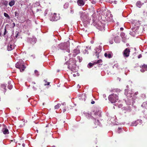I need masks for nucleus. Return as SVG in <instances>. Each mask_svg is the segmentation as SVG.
Here are the masks:
<instances>
[{
    "label": "nucleus",
    "instance_id": "1",
    "mask_svg": "<svg viewBox=\"0 0 147 147\" xmlns=\"http://www.w3.org/2000/svg\"><path fill=\"white\" fill-rule=\"evenodd\" d=\"M118 95L114 94H112L108 96L109 100L112 103L116 102L118 100Z\"/></svg>",
    "mask_w": 147,
    "mask_h": 147
},
{
    "label": "nucleus",
    "instance_id": "2",
    "mask_svg": "<svg viewBox=\"0 0 147 147\" xmlns=\"http://www.w3.org/2000/svg\"><path fill=\"white\" fill-rule=\"evenodd\" d=\"M95 26L97 28L100 30H105V25L102 24L100 21H98L96 24Z\"/></svg>",
    "mask_w": 147,
    "mask_h": 147
},
{
    "label": "nucleus",
    "instance_id": "3",
    "mask_svg": "<svg viewBox=\"0 0 147 147\" xmlns=\"http://www.w3.org/2000/svg\"><path fill=\"white\" fill-rule=\"evenodd\" d=\"M16 67L19 69L21 72L23 71L26 68L24 65L20 62H17L16 64Z\"/></svg>",
    "mask_w": 147,
    "mask_h": 147
},
{
    "label": "nucleus",
    "instance_id": "4",
    "mask_svg": "<svg viewBox=\"0 0 147 147\" xmlns=\"http://www.w3.org/2000/svg\"><path fill=\"white\" fill-rule=\"evenodd\" d=\"M68 64V68L69 69L71 70L72 71H73V69L76 66L75 65V62L73 61H69V62L67 63Z\"/></svg>",
    "mask_w": 147,
    "mask_h": 147
},
{
    "label": "nucleus",
    "instance_id": "5",
    "mask_svg": "<svg viewBox=\"0 0 147 147\" xmlns=\"http://www.w3.org/2000/svg\"><path fill=\"white\" fill-rule=\"evenodd\" d=\"M130 51L128 48H126L123 52V55L124 57H127L129 56Z\"/></svg>",
    "mask_w": 147,
    "mask_h": 147
},
{
    "label": "nucleus",
    "instance_id": "6",
    "mask_svg": "<svg viewBox=\"0 0 147 147\" xmlns=\"http://www.w3.org/2000/svg\"><path fill=\"white\" fill-rule=\"evenodd\" d=\"M91 118L93 120L94 122V124L92 125L93 128H94L96 127L98 125V120H96V119L92 116L91 117Z\"/></svg>",
    "mask_w": 147,
    "mask_h": 147
},
{
    "label": "nucleus",
    "instance_id": "7",
    "mask_svg": "<svg viewBox=\"0 0 147 147\" xmlns=\"http://www.w3.org/2000/svg\"><path fill=\"white\" fill-rule=\"evenodd\" d=\"M59 19V15L56 13H54L52 15V18L51 20L53 21H57Z\"/></svg>",
    "mask_w": 147,
    "mask_h": 147
},
{
    "label": "nucleus",
    "instance_id": "8",
    "mask_svg": "<svg viewBox=\"0 0 147 147\" xmlns=\"http://www.w3.org/2000/svg\"><path fill=\"white\" fill-rule=\"evenodd\" d=\"M141 69H140V71L142 72H144L145 71L147 70V65L144 64L140 66Z\"/></svg>",
    "mask_w": 147,
    "mask_h": 147
},
{
    "label": "nucleus",
    "instance_id": "9",
    "mask_svg": "<svg viewBox=\"0 0 147 147\" xmlns=\"http://www.w3.org/2000/svg\"><path fill=\"white\" fill-rule=\"evenodd\" d=\"M80 50L79 49H75L73 51V56L75 57L77 54L80 53Z\"/></svg>",
    "mask_w": 147,
    "mask_h": 147
},
{
    "label": "nucleus",
    "instance_id": "10",
    "mask_svg": "<svg viewBox=\"0 0 147 147\" xmlns=\"http://www.w3.org/2000/svg\"><path fill=\"white\" fill-rule=\"evenodd\" d=\"M4 126V128L2 129V131H3V134H9L8 130L7 128H5L6 127L5 125H3Z\"/></svg>",
    "mask_w": 147,
    "mask_h": 147
},
{
    "label": "nucleus",
    "instance_id": "11",
    "mask_svg": "<svg viewBox=\"0 0 147 147\" xmlns=\"http://www.w3.org/2000/svg\"><path fill=\"white\" fill-rule=\"evenodd\" d=\"M77 3L78 5L81 6H83L85 4L83 0H78Z\"/></svg>",
    "mask_w": 147,
    "mask_h": 147
},
{
    "label": "nucleus",
    "instance_id": "12",
    "mask_svg": "<svg viewBox=\"0 0 147 147\" xmlns=\"http://www.w3.org/2000/svg\"><path fill=\"white\" fill-rule=\"evenodd\" d=\"M14 45H13L9 44L8 46V51H11L14 49Z\"/></svg>",
    "mask_w": 147,
    "mask_h": 147
},
{
    "label": "nucleus",
    "instance_id": "13",
    "mask_svg": "<svg viewBox=\"0 0 147 147\" xmlns=\"http://www.w3.org/2000/svg\"><path fill=\"white\" fill-rule=\"evenodd\" d=\"M128 90L127 89H125V94L126 95V96L128 97H131V95L132 94V93H128Z\"/></svg>",
    "mask_w": 147,
    "mask_h": 147
},
{
    "label": "nucleus",
    "instance_id": "14",
    "mask_svg": "<svg viewBox=\"0 0 147 147\" xmlns=\"http://www.w3.org/2000/svg\"><path fill=\"white\" fill-rule=\"evenodd\" d=\"M113 54H111V53L107 54V53H105L104 54L105 56V57H107L108 58H110L112 57L113 56Z\"/></svg>",
    "mask_w": 147,
    "mask_h": 147
},
{
    "label": "nucleus",
    "instance_id": "15",
    "mask_svg": "<svg viewBox=\"0 0 147 147\" xmlns=\"http://www.w3.org/2000/svg\"><path fill=\"white\" fill-rule=\"evenodd\" d=\"M1 3L3 5L6 7L8 5V2L7 1L3 0L1 1Z\"/></svg>",
    "mask_w": 147,
    "mask_h": 147
},
{
    "label": "nucleus",
    "instance_id": "16",
    "mask_svg": "<svg viewBox=\"0 0 147 147\" xmlns=\"http://www.w3.org/2000/svg\"><path fill=\"white\" fill-rule=\"evenodd\" d=\"M142 107L144 108H147V101L143 102L142 105Z\"/></svg>",
    "mask_w": 147,
    "mask_h": 147
},
{
    "label": "nucleus",
    "instance_id": "17",
    "mask_svg": "<svg viewBox=\"0 0 147 147\" xmlns=\"http://www.w3.org/2000/svg\"><path fill=\"white\" fill-rule=\"evenodd\" d=\"M15 1L14 0H12L9 3V5L10 7H12L15 4Z\"/></svg>",
    "mask_w": 147,
    "mask_h": 147
},
{
    "label": "nucleus",
    "instance_id": "18",
    "mask_svg": "<svg viewBox=\"0 0 147 147\" xmlns=\"http://www.w3.org/2000/svg\"><path fill=\"white\" fill-rule=\"evenodd\" d=\"M136 4V5L139 7H140L142 5V3L140 1H137Z\"/></svg>",
    "mask_w": 147,
    "mask_h": 147
},
{
    "label": "nucleus",
    "instance_id": "19",
    "mask_svg": "<svg viewBox=\"0 0 147 147\" xmlns=\"http://www.w3.org/2000/svg\"><path fill=\"white\" fill-rule=\"evenodd\" d=\"M102 61L101 59L99 60H98L97 61L95 62H94V63L96 64H97V63H99L100 64L102 65L101 64V63H102Z\"/></svg>",
    "mask_w": 147,
    "mask_h": 147
},
{
    "label": "nucleus",
    "instance_id": "20",
    "mask_svg": "<svg viewBox=\"0 0 147 147\" xmlns=\"http://www.w3.org/2000/svg\"><path fill=\"white\" fill-rule=\"evenodd\" d=\"M61 106V104H60L58 103L55 106V109H58Z\"/></svg>",
    "mask_w": 147,
    "mask_h": 147
},
{
    "label": "nucleus",
    "instance_id": "21",
    "mask_svg": "<svg viewBox=\"0 0 147 147\" xmlns=\"http://www.w3.org/2000/svg\"><path fill=\"white\" fill-rule=\"evenodd\" d=\"M94 65V63H90L88 65V67L89 68H90L92 67Z\"/></svg>",
    "mask_w": 147,
    "mask_h": 147
},
{
    "label": "nucleus",
    "instance_id": "22",
    "mask_svg": "<svg viewBox=\"0 0 147 147\" xmlns=\"http://www.w3.org/2000/svg\"><path fill=\"white\" fill-rule=\"evenodd\" d=\"M44 81L45 82V83L44 84L45 86L49 85L50 84V82H47L46 80H44Z\"/></svg>",
    "mask_w": 147,
    "mask_h": 147
},
{
    "label": "nucleus",
    "instance_id": "23",
    "mask_svg": "<svg viewBox=\"0 0 147 147\" xmlns=\"http://www.w3.org/2000/svg\"><path fill=\"white\" fill-rule=\"evenodd\" d=\"M15 16L17 17V18H18L19 16V13L16 11L15 12Z\"/></svg>",
    "mask_w": 147,
    "mask_h": 147
},
{
    "label": "nucleus",
    "instance_id": "24",
    "mask_svg": "<svg viewBox=\"0 0 147 147\" xmlns=\"http://www.w3.org/2000/svg\"><path fill=\"white\" fill-rule=\"evenodd\" d=\"M77 59H78L79 61L80 62H81L82 60V57L79 56L77 57Z\"/></svg>",
    "mask_w": 147,
    "mask_h": 147
},
{
    "label": "nucleus",
    "instance_id": "25",
    "mask_svg": "<svg viewBox=\"0 0 147 147\" xmlns=\"http://www.w3.org/2000/svg\"><path fill=\"white\" fill-rule=\"evenodd\" d=\"M13 87L12 86L9 84L7 86V88L10 90Z\"/></svg>",
    "mask_w": 147,
    "mask_h": 147
},
{
    "label": "nucleus",
    "instance_id": "26",
    "mask_svg": "<svg viewBox=\"0 0 147 147\" xmlns=\"http://www.w3.org/2000/svg\"><path fill=\"white\" fill-rule=\"evenodd\" d=\"M35 74L37 76H38L39 75L38 71L37 70H35L34 71Z\"/></svg>",
    "mask_w": 147,
    "mask_h": 147
},
{
    "label": "nucleus",
    "instance_id": "27",
    "mask_svg": "<svg viewBox=\"0 0 147 147\" xmlns=\"http://www.w3.org/2000/svg\"><path fill=\"white\" fill-rule=\"evenodd\" d=\"M4 16L5 17H7V18H10L9 15L7 13H4Z\"/></svg>",
    "mask_w": 147,
    "mask_h": 147
},
{
    "label": "nucleus",
    "instance_id": "28",
    "mask_svg": "<svg viewBox=\"0 0 147 147\" xmlns=\"http://www.w3.org/2000/svg\"><path fill=\"white\" fill-rule=\"evenodd\" d=\"M100 51H101L100 50V51L99 52L98 51V52L97 51H96V52L95 54H96V56H97L98 58L99 56V53H100Z\"/></svg>",
    "mask_w": 147,
    "mask_h": 147
},
{
    "label": "nucleus",
    "instance_id": "29",
    "mask_svg": "<svg viewBox=\"0 0 147 147\" xmlns=\"http://www.w3.org/2000/svg\"><path fill=\"white\" fill-rule=\"evenodd\" d=\"M91 2L93 4H95L96 3V2L94 0H92Z\"/></svg>",
    "mask_w": 147,
    "mask_h": 147
},
{
    "label": "nucleus",
    "instance_id": "30",
    "mask_svg": "<svg viewBox=\"0 0 147 147\" xmlns=\"http://www.w3.org/2000/svg\"><path fill=\"white\" fill-rule=\"evenodd\" d=\"M6 28L5 27V32L3 34L4 35H5L6 34Z\"/></svg>",
    "mask_w": 147,
    "mask_h": 147
},
{
    "label": "nucleus",
    "instance_id": "31",
    "mask_svg": "<svg viewBox=\"0 0 147 147\" xmlns=\"http://www.w3.org/2000/svg\"><path fill=\"white\" fill-rule=\"evenodd\" d=\"M142 57V55L141 54H140L138 55V58L139 59L140 58H141Z\"/></svg>",
    "mask_w": 147,
    "mask_h": 147
},
{
    "label": "nucleus",
    "instance_id": "32",
    "mask_svg": "<svg viewBox=\"0 0 147 147\" xmlns=\"http://www.w3.org/2000/svg\"><path fill=\"white\" fill-rule=\"evenodd\" d=\"M15 26V24L14 23H12V27L13 28H14Z\"/></svg>",
    "mask_w": 147,
    "mask_h": 147
},
{
    "label": "nucleus",
    "instance_id": "33",
    "mask_svg": "<svg viewBox=\"0 0 147 147\" xmlns=\"http://www.w3.org/2000/svg\"><path fill=\"white\" fill-rule=\"evenodd\" d=\"M95 103V102L94 101H93L92 100L91 102V103L92 104H94Z\"/></svg>",
    "mask_w": 147,
    "mask_h": 147
},
{
    "label": "nucleus",
    "instance_id": "34",
    "mask_svg": "<svg viewBox=\"0 0 147 147\" xmlns=\"http://www.w3.org/2000/svg\"><path fill=\"white\" fill-rule=\"evenodd\" d=\"M138 121H139L140 123H141L142 120L140 119L138 120H137V121L138 122Z\"/></svg>",
    "mask_w": 147,
    "mask_h": 147
},
{
    "label": "nucleus",
    "instance_id": "35",
    "mask_svg": "<svg viewBox=\"0 0 147 147\" xmlns=\"http://www.w3.org/2000/svg\"><path fill=\"white\" fill-rule=\"evenodd\" d=\"M120 30H123V28H120Z\"/></svg>",
    "mask_w": 147,
    "mask_h": 147
},
{
    "label": "nucleus",
    "instance_id": "36",
    "mask_svg": "<svg viewBox=\"0 0 147 147\" xmlns=\"http://www.w3.org/2000/svg\"><path fill=\"white\" fill-rule=\"evenodd\" d=\"M18 33H17V34L16 35V38H17V36H18Z\"/></svg>",
    "mask_w": 147,
    "mask_h": 147
},
{
    "label": "nucleus",
    "instance_id": "37",
    "mask_svg": "<svg viewBox=\"0 0 147 147\" xmlns=\"http://www.w3.org/2000/svg\"><path fill=\"white\" fill-rule=\"evenodd\" d=\"M73 76L74 77H75V76H76V74H73Z\"/></svg>",
    "mask_w": 147,
    "mask_h": 147
},
{
    "label": "nucleus",
    "instance_id": "38",
    "mask_svg": "<svg viewBox=\"0 0 147 147\" xmlns=\"http://www.w3.org/2000/svg\"><path fill=\"white\" fill-rule=\"evenodd\" d=\"M65 111H66V109H63V112H65Z\"/></svg>",
    "mask_w": 147,
    "mask_h": 147
},
{
    "label": "nucleus",
    "instance_id": "39",
    "mask_svg": "<svg viewBox=\"0 0 147 147\" xmlns=\"http://www.w3.org/2000/svg\"><path fill=\"white\" fill-rule=\"evenodd\" d=\"M25 144H22V146H24V147L25 146Z\"/></svg>",
    "mask_w": 147,
    "mask_h": 147
},
{
    "label": "nucleus",
    "instance_id": "40",
    "mask_svg": "<svg viewBox=\"0 0 147 147\" xmlns=\"http://www.w3.org/2000/svg\"><path fill=\"white\" fill-rule=\"evenodd\" d=\"M117 2V1H114V3H115V4H116V2Z\"/></svg>",
    "mask_w": 147,
    "mask_h": 147
},
{
    "label": "nucleus",
    "instance_id": "41",
    "mask_svg": "<svg viewBox=\"0 0 147 147\" xmlns=\"http://www.w3.org/2000/svg\"><path fill=\"white\" fill-rule=\"evenodd\" d=\"M3 87H4V89H5V88H6V86H3Z\"/></svg>",
    "mask_w": 147,
    "mask_h": 147
},
{
    "label": "nucleus",
    "instance_id": "42",
    "mask_svg": "<svg viewBox=\"0 0 147 147\" xmlns=\"http://www.w3.org/2000/svg\"><path fill=\"white\" fill-rule=\"evenodd\" d=\"M77 75H78V73H77Z\"/></svg>",
    "mask_w": 147,
    "mask_h": 147
},
{
    "label": "nucleus",
    "instance_id": "43",
    "mask_svg": "<svg viewBox=\"0 0 147 147\" xmlns=\"http://www.w3.org/2000/svg\"><path fill=\"white\" fill-rule=\"evenodd\" d=\"M1 35V33L0 32V36Z\"/></svg>",
    "mask_w": 147,
    "mask_h": 147
},
{
    "label": "nucleus",
    "instance_id": "44",
    "mask_svg": "<svg viewBox=\"0 0 147 147\" xmlns=\"http://www.w3.org/2000/svg\"><path fill=\"white\" fill-rule=\"evenodd\" d=\"M43 105H44V103H43Z\"/></svg>",
    "mask_w": 147,
    "mask_h": 147
}]
</instances>
